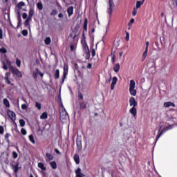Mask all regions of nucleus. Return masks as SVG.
<instances>
[{
	"mask_svg": "<svg viewBox=\"0 0 177 177\" xmlns=\"http://www.w3.org/2000/svg\"><path fill=\"white\" fill-rule=\"evenodd\" d=\"M7 65L9 66V70L13 75H16L17 78H23V75L21 74V72L19 71L17 68H14L12 66V62L9 59H6Z\"/></svg>",
	"mask_w": 177,
	"mask_h": 177,
	"instance_id": "obj_1",
	"label": "nucleus"
},
{
	"mask_svg": "<svg viewBox=\"0 0 177 177\" xmlns=\"http://www.w3.org/2000/svg\"><path fill=\"white\" fill-rule=\"evenodd\" d=\"M172 128H174V124H170L169 126H167L165 129L162 130L159 129L156 138V142H157V140H158L160 139V138H161V136H162L163 133H165V132H167V131H169V129H172Z\"/></svg>",
	"mask_w": 177,
	"mask_h": 177,
	"instance_id": "obj_2",
	"label": "nucleus"
},
{
	"mask_svg": "<svg viewBox=\"0 0 177 177\" xmlns=\"http://www.w3.org/2000/svg\"><path fill=\"white\" fill-rule=\"evenodd\" d=\"M135 85H136L135 81L130 80L129 92L131 96H136V90H135Z\"/></svg>",
	"mask_w": 177,
	"mask_h": 177,
	"instance_id": "obj_3",
	"label": "nucleus"
},
{
	"mask_svg": "<svg viewBox=\"0 0 177 177\" xmlns=\"http://www.w3.org/2000/svg\"><path fill=\"white\" fill-rule=\"evenodd\" d=\"M83 39L81 40V44L82 46L83 50H89V46L86 44V39H85V33L82 34Z\"/></svg>",
	"mask_w": 177,
	"mask_h": 177,
	"instance_id": "obj_4",
	"label": "nucleus"
},
{
	"mask_svg": "<svg viewBox=\"0 0 177 177\" xmlns=\"http://www.w3.org/2000/svg\"><path fill=\"white\" fill-rule=\"evenodd\" d=\"M38 75H40L41 78H44V73L39 71L38 68L35 69V71L32 73V77L34 80H37L38 78Z\"/></svg>",
	"mask_w": 177,
	"mask_h": 177,
	"instance_id": "obj_5",
	"label": "nucleus"
},
{
	"mask_svg": "<svg viewBox=\"0 0 177 177\" xmlns=\"http://www.w3.org/2000/svg\"><path fill=\"white\" fill-rule=\"evenodd\" d=\"M19 162H17L15 165L13 164L10 165L12 169L14 171V174H17V172H19V169L21 168V167H19ZM16 176H17V174H16Z\"/></svg>",
	"mask_w": 177,
	"mask_h": 177,
	"instance_id": "obj_6",
	"label": "nucleus"
},
{
	"mask_svg": "<svg viewBox=\"0 0 177 177\" xmlns=\"http://www.w3.org/2000/svg\"><path fill=\"white\" fill-rule=\"evenodd\" d=\"M7 114L12 121H16V113L10 110H7Z\"/></svg>",
	"mask_w": 177,
	"mask_h": 177,
	"instance_id": "obj_7",
	"label": "nucleus"
},
{
	"mask_svg": "<svg viewBox=\"0 0 177 177\" xmlns=\"http://www.w3.org/2000/svg\"><path fill=\"white\" fill-rule=\"evenodd\" d=\"M129 106H131V107H138V101H136L134 97H130Z\"/></svg>",
	"mask_w": 177,
	"mask_h": 177,
	"instance_id": "obj_8",
	"label": "nucleus"
},
{
	"mask_svg": "<svg viewBox=\"0 0 177 177\" xmlns=\"http://www.w3.org/2000/svg\"><path fill=\"white\" fill-rule=\"evenodd\" d=\"M118 82V78L117 77H113L112 78V82L111 84V91H114V88H115V85L117 84V82Z\"/></svg>",
	"mask_w": 177,
	"mask_h": 177,
	"instance_id": "obj_9",
	"label": "nucleus"
},
{
	"mask_svg": "<svg viewBox=\"0 0 177 177\" xmlns=\"http://www.w3.org/2000/svg\"><path fill=\"white\" fill-rule=\"evenodd\" d=\"M109 8H108L107 12L109 14V16H111L113 13V5H114V2H113V0H109Z\"/></svg>",
	"mask_w": 177,
	"mask_h": 177,
	"instance_id": "obj_10",
	"label": "nucleus"
},
{
	"mask_svg": "<svg viewBox=\"0 0 177 177\" xmlns=\"http://www.w3.org/2000/svg\"><path fill=\"white\" fill-rule=\"evenodd\" d=\"M76 146L78 151H81V150H82V140H81V139L77 138Z\"/></svg>",
	"mask_w": 177,
	"mask_h": 177,
	"instance_id": "obj_11",
	"label": "nucleus"
},
{
	"mask_svg": "<svg viewBox=\"0 0 177 177\" xmlns=\"http://www.w3.org/2000/svg\"><path fill=\"white\" fill-rule=\"evenodd\" d=\"M46 162H49V161H52L55 158L53 155H52V153H46Z\"/></svg>",
	"mask_w": 177,
	"mask_h": 177,
	"instance_id": "obj_12",
	"label": "nucleus"
},
{
	"mask_svg": "<svg viewBox=\"0 0 177 177\" xmlns=\"http://www.w3.org/2000/svg\"><path fill=\"white\" fill-rule=\"evenodd\" d=\"M129 113L133 115V117H136L138 114V109H136V106H132L129 110Z\"/></svg>",
	"mask_w": 177,
	"mask_h": 177,
	"instance_id": "obj_13",
	"label": "nucleus"
},
{
	"mask_svg": "<svg viewBox=\"0 0 177 177\" xmlns=\"http://www.w3.org/2000/svg\"><path fill=\"white\" fill-rule=\"evenodd\" d=\"M67 13L68 15V17H71V16H73L74 13V7L70 6L67 8Z\"/></svg>",
	"mask_w": 177,
	"mask_h": 177,
	"instance_id": "obj_14",
	"label": "nucleus"
},
{
	"mask_svg": "<svg viewBox=\"0 0 177 177\" xmlns=\"http://www.w3.org/2000/svg\"><path fill=\"white\" fill-rule=\"evenodd\" d=\"M75 174H76V177H83V176H85V175L84 174H82V172H81V168H80V167H78L75 170Z\"/></svg>",
	"mask_w": 177,
	"mask_h": 177,
	"instance_id": "obj_15",
	"label": "nucleus"
},
{
	"mask_svg": "<svg viewBox=\"0 0 177 177\" xmlns=\"http://www.w3.org/2000/svg\"><path fill=\"white\" fill-rule=\"evenodd\" d=\"M37 167L39 169H41V171H46V167H45V165L42 162H39Z\"/></svg>",
	"mask_w": 177,
	"mask_h": 177,
	"instance_id": "obj_16",
	"label": "nucleus"
},
{
	"mask_svg": "<svg viewBox=\"0 0 177 177\" xmlns=\"http://www.w3.org/2000/svg\"><path fill=\"white\" fill-rule=\"evenodd\" d=\"M164 107H175V104L171 102H165Z\"/></svg>",
	"mask_w": 177,
	"mask_h": 177,
	"instance_id": "obj_17",
	"label": "nucleus"
},
{
	"mask_svg": "<svg viewBox=\"0 0 177 177\" xmlns=\"http://www.w3.org/2000/svg\"><path fill=\"white\" fill-rule=\"evenodd\" d=\"M147 52H149V50H147V48H145V50L143 53L142 56L141 62H145V60L146 59V57H147Z\"/></svg>",
	"mask_w": 177,
	"mask_h": 177,
	"instance_id": "obj_18",
	"label": "nucleus"
},
{
	"mask_svg": "<svg viewBox=\"0 0 177 177\" xmlns=\"http://www.w3.org/2000/svg\"><path fill=\"white\" fill-rule=\"evenodd\" d=\"M73 160L76 164H77V165L80 164V155H78L77 153L75 154L73 156Z\"/></svg>",
	"mask_w": 177,
	"mask_h": 177,
	"instance_id": "obj_19",
	"label": "nucleus"
},
{
	"mask_svg": "<svg viewBox=\"0 0 177 177\" xmlns=\"http://www.w3.org/2000/svg\"><path fill=\"white\" fill-rule=\"evenodd\" d=\"M120 68H121L120 64H116L113 66V71H115V73H118V71H120Z\"/></svg>",
	"mask_w": 177,
	"mask_h": 177,
	"instance_id": "obj_20",
	"label": "nucleus"
},
{
	"mask_svg": "<svg viewBox=\"0 0 177 177\" xmlns=\"http://www.w3.org/2000/svg\"><path fill=\"white\" fill-rule=\"evenodd\" d=\"M88 104L85 102H80V110H85L86 109V105Z\"/></svg>",
	"mask_w": 177,
	"mask_h": 177,
	"instance_id": "obj_21",
	"label": "nucleus"
},
{
	"mask_svg": "<svg viewBox=\"0 0 177 177\" xmlns=\"http://www.w3.org/2000/svg\"><path fill=\"white\" fill-rule=\"evenodd\" d=\"M49 164L52 169H56V168H57V164L56 163V161L50 162Z\"/></svg>",
	"mask_w": 177,
	"mask_h": 177,
	"instance_id": "obj_22",
	"label": "nucleus"
},
{
	"mask_svg": "<svg viewBox=\"0 0 177 177\" xmlns=\"http://www.w3.org/2000/svg\"><path fill=\"white\" fill-rule=\"evenodd\" d=\"M3 103L4 106H6V107H10V103L9 102V100H8V98L3 99Z\"/></svg>",
	"mask_w": 177,
	"mask_h": 177,
	"instance_id": "obj_23",
	"label": "nucleus"
},
{
	"mask_svg": "<svg viewBox=\"0 0 177 177\" xmlns=\"http://www.w3.org/2000/svg\"><path fill=\"white\" fill-rule=\"evenodd\" d=\"M55 80H59L60 78V71L59 69H56L55 73Z\"/></svg>",
	"mask_w": 177,
	"mask_h": 177,
	"instance_id": "obj_24",
	"label": "nucleus"
},
{
	"mask_svg": "<svg viewBox=\"0 0 177 177\" xmlns=\"http://www.w3.org/2000/svg\"><path fill=\"white\" fill-rule=\"evenodd\" d=\"M64 73L68 74V64L66 63L64 64Z\"/></svg>",
	"mask_w": 177,
	"mask_h": 177,
	"instance_id": "obj_25",
	"label": "nucleus"
},
{
	"mask_svg": "<svg viewBox=\"0 0 177 177\" xmlns=\"http://www.w3.org/2000/svg\"><path fill=\"white\" fill-rule=\"evenodd\" d=\"M83 28H84V31H86L88 30V19H86V18L84 19Z\"/></svg>",
	"mask_w": 177,
	"mask_h": 177,
	"instance_id": "obj_26",
	"label": "nucleus"
},
{
	"mask_svg": "<svg viewBox=\"0 0 177 177\" xmlns=\"http://www.w3.org/2000/svg\"><path fill=\"white\" fill-rule=\"evenodd\" d=\"M84 52L86 54V60H89V59H91V52L89 50H86Z\"/></svg>",
	"mask_w": 177,
	"mask_h": 177,
	"instance_id": "obj_27",
	"label": "nucleus"
},
{
	"mask_svg": "<svg viewBox=\"0 0 177 177\" xmlns=\"http://www.w3.org/2000/svg\"><path fill=\"white\" fill-rule=\"evenodd\" d=\"M46 118H48V113L44 112V113L41 115L40 119H41V120H46Z\"/></svg>",
	"mask_w": 177,
	"mask_h": 177,
	"instance_id": "obj_28",
	"label": "nucleus"
},
{
	"mask_svg": "<svg viewBox=\"0 0 177 177\" xmlns=\"http://www.w3.org/2000/svg\"><path fill=\"white\" fill-rule=\"evenodd\" d=\"M17 6L18 9H21L23 6H26V3H24V1H20Z\"/></svg>",
	"mask_w": 177,
	"mask_h": 177,
	"instance_id": "obj_29",
	"label": "nucleus"
},
{
	"mask_svg": "<svg viewBox=\"0 0 177 177\" xmlns=\"http://www.w3.org/2000/svg\"><path fill=\"white\" fill-rule=\"evenodd\" d=\"M37 9H39V10H42V9H44V5H42L41 2H38L37 3Z\"/></svg>",
	"mask_w": 177,
	"mask_h": 177,
	"instance_id": "obj_30",
	"label": "nucleus"
},
{
	"mask_svg": "<svg viewBox=\"0 0 177 177\" xmlns=\"http://www.w3.org/2000/svg\"><path fill=\"white\" fill-rule=\"evenodd\" d=\"M69 38H73V39H75V38L77 37V35L75 34V32H72L69 34L68 36Z\"/></svg>",
	"mask_w": 177,
	"mask_h": 177,
	"instance_id": "obj_31",
	"label": "nucleus"
},
{
	"mask_svg": "<svg viewBox=\"0 0 177 177\" xmlns=\"http://www.w3.org/2000/svg\"><path fill=\"white\" fill-rule=\"evenodd\" d=\"M29 140L30 142H31V143H32L33 145H35V140L34 139V136H32V134H30L29 136Z\"/></svg>",
	"mask_w": 177,
	"mask_h": 177,
	"instance_id": "obj_32",
	"label": "nucleus"
},
{
	"mask_svg": "<svg viewBox=\"0 0 177 177\" xmlns=\"http://www.w3.org/2000/svg\"><path fill=\"white\" fill-rule=\"evenodd\" d=\"M68 73H63V76L62 77V82H61V85H63L64 84V80H66V77H67V75Z\"/></svg>",
	"mask_w": 177,
	"mask_h": 177,
	"instance_id": "obj_33",
	"label": "nucleus"
},
{
	"mask_svg": "<svg viewBox=\"0 0 177 177\" xmlns=\"http://www.w3.org/2000/svg\"><path fill=\"white\" fill-rule=\"evenodd\" d=\"M143 4V2L140 1H136V9H139V8H140V6H142V5Z\"/></svg>",
	"mask_w": 177,
	"mask_h": 177,
	"instance_id": "obj_34",
	"label": "nucleus"
},
{
	"mask_svg": "<svg viewBox=\"0 0 177 177\" xmlns=\"http://www.w3.org/2000/svg\"><path fill=\"white\" fill-rule=\"evenodd\" d=\"M46 45H50V42H52V40H50V37H46L44 40Z\"/></svg>",
	"mask_w": 177,
	"mask_h": 177,
	"instance_id": "obj_35",
	"label": "nucleus"
},
{
	"mask_svg": "<svg viewBox=\"0 0 177 177\" xmlns=\"http://www.w3.org/2000/svg\"><path fill=\"white\" fill-rule=\"evenodd\" d=\"M10 136V133H6V134H5V136H4V138H5V140H6V141L7 142V143H9L10 141L9 140V137Z\"/></svg>",
	"mask_w": 177,
	"mask_h": 177,
	"instance_id": "obj_36",
	"label": "nucleus"
},
{
	"mask_svg": "<svg viewBox=\"0 0 177 177\" xmlns=\"http://www.w3.org/2000/svg\"><path fill=\"white\" fill-rule=\"evenodd\" d=\"M77 48V44H71L70 46L71 52H74V50Z\"/></svg>",
	"mask_w": 177,
	"mask_h": 177,
	"instance_id": "obj_37",
	"label": "nucleus"
},
{
	"mask_svg": "<svg viewBox=\"0 0 177 177\" xmlns=\"http://www.w3.org/2000/svg\"><path fill=\"white\" fill-rule=\"evenodd\" d=\"M21 24V17H20V12H18V25L17 27H19Z\"/></svg>",
	"mask_w": 177,
	"mask_h": 177,
	"instance_id": "obj_38",
	"label": "nucleus"
},
{
	"mask_svg": "<svg viewBox=\"0 0 177 177\" xmlns=\"http://www.w3.org/2000/svg\"><path fill=\"white\" fill-rule=\"evenodd\" d=\"M35 107L36 109H38L39 110H41L42 105L41 104V103L36 102H35Z\"/></svg>",
	"mask_w": 177,
	"mask_h": 177,
	"instance_id": "obj_39",
	"label": "nucleus"
},
{
	"mask_svg": "<svg viewBox=\"0 0 177 177\" xmlns=\"http://www.w3.org/2000/svg\"><path fill=\"white\" fill-rule=\"evenodd\" d=\"M6 83L8 84V85H11V86H15V84L11 83L9 78L7 77V79H5Z\"/></svg>",
	"mask_w": 177,
	"mask_h": 177,
	"instance_id": "obj_40",
	"label": "nucleus"
},
{
	"mask_svg": "<svg viewBox=\"0 0 177 177\" xmlns=\"http://www.w3.org/2000/svg\"><path fill=\"white\" fill-rule=\"evenodd\" d=\"M19 124H20V127H24L26 125V121H24V120L23 119H20Z\"/></svg>",
	"mask_w": 177,
	"mask_h": 177,
	"instance_id": "obj_41",
	"label": "nucleus"
},
{
	"mask_svg": "<svg viewBox=\"0 0 177 177\" xmlns=\"http://www.w3.org/2000/svg\"><path fill=\"white\" fill-rule=\"evenodd\" d=\"M34 9L31 8L29 10V13H28V16H30V17H32V16H34Z\"/></svg>",
	"mask_w": 177,
	"mask_h": 177,
	"instance_id": "obj_42",
	"label": "nucleus"
},
{
	"mask_svg": "<svg viewBox=\"0 0 177 177\" xmlns=\"http://www.w3.org/2000/svg\"><path fill=\"white\" fill-rule=\"evenodd\" d=\"M56 15H57V10H53L50 12V16H56Z\"/></svg>",
	"mask_w": 177,
	"mask_h": 177,
	"instance_id": "obj_43",
	"label": "nucleus"
},
{
	"mask_svg": "<svg viewBox=\"0 0 177 177\" xmlns=\"http://www.w3.org/2000/svg\"><path fill=\"white\" fill-rule=\"evenodd\" d=\"M21 34L24 35V37H27V35H28V30H23Z\"/></svg>",
	"mask_w": 177,
	"mask_h": 177,
	"instance_id": "obj_44",
	"label": "nucleus"
},
{
	"mask_svg": "<svg viewBox=\"0 0 177 177\" xmlns=\"http://www.w3.org/2000/svg\"><path fill=\"white\" fill-rule=\"evenodd\" d=\"M64 15H66V11H64L63 12H60L58 15L59 19H63V17H64Z\"/></svg>",
	"mask_w": 177,
	"mask_h": 177,
	"instance_id": "obj_45",
	"label": "nucleus"
},
{
	"mask_svg": "<svg viewBox=\"0 0 177 177\" xmlns=\"http://www.w3.org/2000/svg\"><path fill=\"white\" fill-rule=\"evenodd\" d=\"M91 56L92 57H95L96 56V50L95 48L91 50Z\"/></svg>",
	"mask_w": 177,
	"mask_h": 177,
	"instance_id": "obj_46",
	"label": "nucleus"
},
{
	"mask_svg": "<svg viewBox=\"0 0 177 177\" xmlns=\"http://www.w3.org/2000/svg\"><path fill=\"white\" fill-rule=\"evenodd\" d=\"M137 13H138V8H134L133 9L132 16H136Z\"/></svg>",
	"mask_w": 177,
	"mask_h": 177,
	"instance_id": "obj_47",
	"label": "nucleus"
},
{
	"mask_svg": "<svg viewBox=\"0 0 177 177\" xmlns=\"http://www.w3.org/2000/svg\"><path fill=\"white\" fill-rule=\"evenodd\" d=\"M12 157L15 160H16V158H17V157H19V154H17V152L13 151L12 152Z\"/></svg>",
	"mask_w": 177,
	"mask_h": 177,
	"instance_id": "obj_48",
	"label": "nucleus"
},
{
	"mask_svg": "<svg viewBox=\"0 0 177 177\" xmlns=\"http://www.w3.org/2000/svg\"><path fill=\"white\" fill-rule=\"evenodd\" d=\"M3 132H5V129L3 128V126H0V135H3Z\"/></svg>",
	"mask_w": 177,
	"mask_h": 177,
	"instance_id": "obj_49",
	"label": "nucleus"
},
{
	"mask_svg": "<svg viewBox=\"0 0 177 177\" xmlns=\"http://www.w3.org/2000/svg\"><path fill=\"white\" fill-rule=\"evenodd\" d=\"M6 52H8V50H6V48L2 47L1 48H0V53H6Z\"/></svg>",
	"mask_w": 177,
	"mask_h": 177,
	"instance_id": "obj_50",
	"label": "nucleus"
},
{
	"mask_svg": "<svg viewBox=\"0 0 177 177\" xmlns=\"http://www.w3.org/2000/svg\"><path fill=\"white\" fill-rule=\"evenodd\" d=\"M16 64H17V67H20V66L21 64V61H20V59H17Z\"/></svg>",
	"mask_w": 177,
	"mask_h": 177,
	"instance_id": "obj_51",
	"label": "nucleus"
},
{
	"mask_svg": "<svg viewBox=\"0 0 177 177\" xmlns=\"http://www.w3.org/2000/svg\"><path fill=\"white\" fill-rule=\"evenodd\" d=\"M21 133H22L23 135H27V130H26V129L22 128L21 129Z\"/></svg>",
	"mask_w": 177,
	"mask_h": 177,
	"instance_id": "obj_52",
	"label": "nucleus"
},
{
	"mask_svg": "<svg viewBox=\"0 0 177 177\" xmlns=\"http://www.w3.org/2000/svg\"><path fill=\"white\" fill-rule=\"evenodd\" d=\"M8 63H5V62H3V70H8Z\"/></svg>",
	"mask_w": 177,
	"mask_h": 177,
	"instance_id": "obj_53",
	"label": "nucleus"
},
{
	"mask_svg": "<svg viewBox=\"0 0 177 177\" xmlns=\"http://www.w3.org/2000/svg\"><path fill=\"white\" fill-rule=\"evenodd\" d=\"M21 107L22 110H27L28 106H27V104H21Z\"/></svg>",
	"mask_w": 177,
	"mask_h": 177,
	"instance_id": "obj_54",
	"label": "nucleus"
},
{
	"mask_svg": "<svg viewBox=\"0 0 177 177\" xmlns=\"http://www.w3.org/2000/svg\"><path fill=\"white\" fill-rule=\"evenodd\" d=\"M126 41H129V32L126 31V37H125Z\"/></svg>",
	"mask_w": 177,
	"mask_h": 177,
	"instance_id": "obj_55",
	"label": "nucleus"
},
{
	"mask_svg": "<svg viewBox=\"0 0 177 177\" xmlns=\"http://www.w3.org/2000/svg\"><path fill=\"white\" fill-rule=\"evenodd\" d=\"M3 38V31L1 28H0V39H2Z\"/></svg>",
	"mask_w": 177,
	"mask_h": 177,
	"instance_id": "obj_56",
	"label": "nucleus"
},
{
	"mask_svg": "<svg viewBox=\"0 0 177 177\" xmlns=\"http://www.w3.org/2000/svg\"><path fill=\"white\" fill-rule=\"evenodd\" d=\"M24 26L25 27H30V22H28V21L26 20L24 22Z\"/></svg>",
	"mask_w": 177,
	"mask_h": 177,
	"instance_id": "obj_57",
	"label": "nucleus"
},
{
	"mask_svg": "<svg viewBox=\"0 0 177 177\" xmlns=\"http://www.w3.org/2000/svg\"><path fill=\"white\" fill-rule=\"evenodd\" d=\"M171 4L174 6H177V0H171Z\"/></svg>",
	"mask_w": 177,
	"mask_h": 177,
	"instance_id": "obj_58",
	"label": "nucleus"
},
{
	"mask_svg": "<svg viewBox=\"0 0 177 177\" xmlns=\"http://www.w3.org/2000/svg\"><path fill=\"white\" fill-rule=\"evenodd\" d=\"M135 23V19H131L129 22V26H131V24H133Z\"/></svg>",
	"mask_w": 177,
	"mask_h": 177,
	"instance_id": "obj_59",
	"label": "nucleus"
},
{
	"mask_svg": "<svg viewBox=\"0 0 177 177\" xmlns=\"http://www.w3.org/2000/svg\"><path fill=\"white\" fill-rule=\"evenodd\" d=\"M111 82V75L109 79L105 81V84H110Z\"/></svg>",
	"mask_w": 177,
	"mask_h": 177,
	"instance_id": "obj_60",
	"label": "nucleus"
},
{
	"mask_svg": "<svg viewBox=\"0 0 177 177\" xmlns=\"http://www.w3.org/2000/svg\"><path fill=\"white\" fill-rule=\"evenodd\" d=\"M28 15H27V13H26V12H24L23 14H22V17H23V19H27V17H28Z\"/></svg>",
	"mask_w": 177,
	"mask_h": 177,
	"instance_id": "obj_61",
	"label": "nucleus"
},
{
	"mask_svg": "<svg viewBox=\"0 0 177 177\" xmlns=\"http://www.w3.org/2000/svg\"><path fill=\"white\" fill-rule=\"evenodd\" d=\"M78 97H79V99H81L82 100H84V95L81 93H79Z\"/></svg>",
	"mask_w": 177,
	"mask_h": 177,
	"instance_id": "obj_62",
	"label": "nucleus"
},
{
	"mask_svg": "<svg viewBox=\"0 0 177 177\" xmlns=\"http://www.w3.org/2000/svg\"><path fill=\"white\" fill-rule=\"evenodd\" d=\"M31 20H32V17H30V16L28 15V17L27 19H26V21L30 22V21H31Z\"/></svg>",
	"mask_w": 177,
	"mask_h": 177,
	"instance_id": "obj_63",
	"label": "nucleus"
},
{
	"mask_svg": "<svg viewBox=\"0 0 177 177\" xmlns=\"http://www.w3.org/2000/svg\"><path fill=\"white\" fill-rule=\"evenodd\" d=\"M55 151L59 156H60L62 154V153H60V151H59V149H55Z\"/></svg>",
	"mask_w": 177,
	"mask_h": 177,
	"instance_id": "obj_64",
	"label": "nucleus"
}]
</instances>
